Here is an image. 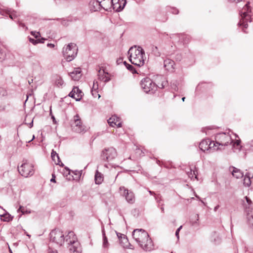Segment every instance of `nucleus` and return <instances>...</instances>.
Returning a JSON list of instances; mask_svg holds the SVG:
<instances>
[{"label": "nucleus", "instance_id": "obj_1", "mask_svg": "<svg viewBox=\"0 0 253 253\" xmlns=\"http://www.w3.org/2000/svg\"><path fill=\"white\" fill-rule=\"evenodd\" d=\"M132 237L140 247L146 251L153 249V244L148 233L143 229H135L132 232Z\"/></svg>", "mask_w": 253, "mask_h": 253}, {"label": "nucleus", "instance_id": "obj_2", "mask_svg": "<svg viewBox=\"0 0 253 253\" xmlns=\"http://www.w3.org/2000/svg\"><path fill=\"white\" fill-rule=\"evenodd\" d=\"M129 55V61L132 64L138 67L143 66L144 64V60L143 55L144 54L143 49L140 46L137 48L136 46L131 47L128 51Z\"/></svg>", "mask_w": 253, "mask_h": 253}, {"label": "nucleus", "instance_id": "obj_3", "mask_svg": "<svg viewBox=\"0 0 253 253\" xmlns=\"http://www.w3.org/2000/svg\"><path fill=\"white\" fill-rule=\"evenodd\" d=\"M66 242L68 245V248L71 253H82L81 246L74 232H69L68 235L66 236Z\"/></svg>", "mask_w": 253, "mask_h": 253}, {"label": "nucleus", "instance_id": "obj_4", "mask_svg": "<svg viewBox=\"0 0 253 253\" xmlns=\"http://www.w3.org/2000/svg\"><path fill=\"white\" fill-rule=\"evenodd\" d=\"M249 2H247L240 11L241 18L238 23V25L240 26H243L244 28H247L248 22H251L252 21L251 15L249 14L251 12V9L249 6Z\"/></svg>", "mask_w": 253, "mask_h": 253}, {"label": "nucleus", "instance_id": "obj_5", "mask_svg": "<svg viewBox=\"0 0 253 253\" xmlns=\"http://www.w3.org/2000/svg\"><path fill=\"white\" fill-rule=\"evenodd\" d=\"M78 47L74 43H70L63 48L62 52L65 59L68 62L72 61L77 54Z\"/></svg>", "mask_w": 253, "mask_h": 253}, {"label": "nucleus", "instance_id": "obj_6", "mask_svg": "<svg viewBox=\"0 0 253 253\" xmlns=\"http://www.w3.org/2000/svg\"><path fill=\"white\" fill-rule=\"evenodd\" d=\"M215 141L214 143L217 146L216 147L221 148L223 150V146H227L232 142V139L228 133L221 132L217 134L215 136Z\"/></svg>", "mask_w": 253, "mask_h": 253}, {"label": "nucleus", "instance_id": "obj_7", "mask_svg": "<svg viewBox=\"0 0 253 253\" xmlns=\"http://www.w3.org/2000/svg\"><path fill=\"white\" fill-rule=\"evenodd\" d=\"M141 86L146 93H153L157 89V86L150 78H146L141 81Z\"/></svg>", "mask_w": 253, "mask_h": 253}, {"label": "nucleus", "instance_id": "obj_8", "mask_svg": "<svg viewBox=\"0 0 253 253\" xmlns=\"http://www.w3.org/2000/svg\"><path fill=\"white\" fill-rule=\"evenodd\" d=\"M50 240L52 242L61 246L65 241L66 242V237H64L62 231L59 229H55L50 233Z\"/></svg>", "mask_w": 253, "mask_h": 253}, {"label": "nucleus", "instance_id": "obj_9", "mask_svg": "<svg viewBox=\"0 0 253 253\" xmlns=\"http://www.w3.org/2000/svg\"><path fill=\"white\" fill-rule=\"evenodd\" d=\"M18 171L20 174L25 177L31 176L34 173L33 165L28 163L27 161H25L20 167H18Z\"/></svg>", "mask_w": 253, "mask_h": 253}, {"label": "nucleus", "instance_id": "obj_10", "mask_svg": "<svg viewBox=\"0 0 253 253\" xmlns=\"http://www.w3.org/2000/svg\"><path fill=\"white\" fill-rule=\"evenodd\" d=\"M216 147L217 146L215 145L214 142L211 141L209 139L202 140L199 144V148L203 152L209 151L210 152H211L213 151H217L221 149V148Z\"/></svg>", "mask_w": 253, "mask_h": 253}, {"label": "nucleus", "instance_id": "obj_11", "mask_svg": "<svg viewBox=\"0 0 253 253\" xmlns=\"http://www.w3.org/2000/svg\"><path fill=\"white\" fill-rule=\"evenodd\" d=\"M71 126L72 130L77 133L84 132L86 131L85 127L83 125L78 114L74 116L71 123Z\"/></svg>", "mask_w": 253, "mask_h": 253}, {"label": "nucleus", "instance_id": "obj_12", "mask_svg": "<svg viewBox=\"0 0 253 253\" xmlns=\"http://www.w3.org/2000/svg\"><path fill=\"white\" fill-rule=\"evenodd\" d=\"M117 156V153L116 149L113 147H109L102 150L101 158L102 160L109 162L115 159Z\"/></svg>", "mask_w": 253, "mask_h": 253}, {"label": "nucleus", "instance_id": "obj_13", "mask_svg": "<svg viewBox=\"0 0 253 253\" xmlns=\"http://www.w3.org/2000/svg\"><path fill=\"white\" fill-rule=\"evenodd\" d=\"M126 4V0H112V9L117 12L121 11Z\"/></svg>", "mask_w": 253, "mask_h": 253}, {"label": "nucleus", "instance_id": "obj_14", "mask_svg": "<svg viewBox=\"0 0 253 253\" xmlns=\"http://www.w3.org/2000/svg\"><path fill=\"white\" fill-rule=\"evenodd\" d=\"M83 93L79 87L75 86L72 90L70 92L69 96L73 98H74L76 101H80L83 96Z\"/></svg>", "mask_w": 253, "mask_h": 253}, {"label": "nucleus", "instance_id": "obj_15", "mask_svg": "<svg viewBox=\"0 0 253 253\" xmlns=\"http://www.w3.org/2000/svg\"><path fill=\"white\" fill-rule=\"evenodd\" d=\"M174 62L170 59L167 58L164 60V67L166 70L169 72H173L174 69Z\"/></svg>", "mask_w": 253, "mask_h": 253}, {"label": "nucleus", "instance_id": "obj_16", "mask_svg": "<svg viewBox=\"0 0 253 253\" xmlns=\"http://www.w3.org/2000/svg\"><path fill=\"white\" fill-rule=\"evenodd\" d=\"M108 123L110 126H114V125L117 126L118 127L122 126V123L120 122V118L116 115L112 116L108 120Z\"/></svg>", "mask_w": 253, "mask_h": 253}, {"label": "nucleus", "instance_id": "obj_17", "mask_svg": "<svg viewBox=\"0 0 253 253\" xmlns=\"http://www.w3.org/2000/svg\"><path fill=\"white\" fill-rule=\"evenodd\" d=\"M108 73L106 72L104 69H100L98 71V79L105 83L109 82L110 78L108 77Z\"/></svg>", "mask_w": 253, "mask_h": 253}, {"label": "nucleus", "instance_id": "obj_18", "mask_svg": "<svg viewBox=\"0 0 253 253\" xmlns=\"http://www.w3.org/2000/svg\"><path fill=\"white\" fill-rule=\"evenodd\" d=\"M175 36L178 38V40L177 42L181 43H182L183 44H187L190 42V36L187 35L180 34H176L175 35Z\"/></svg>", "mask_w": 253, "mask_h": 253}, {"label": "nucleus", "instance_id": "obj_19", "mask_svg": "<svg viewBox=\"0 0 253 253\" xmlns=\"http://www.w3.org/2000/svg\"><path fill=\"white\" fill-rule=\"evenodd\" d=\"M101 7L106 11H111L112 9V0H101L99 1Z\"/></svg>", "mask_w": 253, "mask_h": 253}, {"label": "nucleus", "instance_id": "obj_20", "mask_svg": "<svg viewBox=\"0 0 253 253\" xmlns=\"http://www.w3.org/2000/svg\"><path fill=\"white\" fill-rule=\"evenodd\" d=\"M69 75L73 80L78 81L81 77V70L79 68H75Z\"/></svg>", "mask_w": 253, "mask_h": 253}, {"label": "nucleus", "instance_id": "obj_21", "mask_svg": "<svg viewBox=\"0 0 253 253\" xmlns=\"http://www.w3.org/2000/svg\"><path fill=\"white\" fill-rule=\"evenodd\" d=\"M89 7L90 10L92 11H96L100 9L101 6L100 2L97 1L92 0L90 1L89 3Z\"/></svg>", "mask_w": 253, "mask_h": 253}, {"label": "nucleus", "instance_id": "obj_22", "mask_svg": "<svg viewBox=\"0 0 253 253\" xmlns=\"http://www.w3.org/2000/svg\"><path fill=\"white\" fill-rule=\"evenodd\" d=\"M230 170L232 172L233 176L236 178H240L244 176V174L241 170L235 167L230 168Z\"/></svg>", "mask_w": 253, "mask_h": 253}, {"label": "nucleus", "instance_id": "obj_23", "mask_svg": "<svg viewBox=\"0 0 253 253\" xmlns=\"http://www.w3.org/2000/svg\"><path fill=\"white\" fill-rule=\"evenodd\" d=\"M102 235H103V243L102 248L104 251H106L108 250L110 244L108 242L107 237L105 236L104 229H102Z\"/></svg>", "mask_w": 253, "mask_h": 253}, {"label": "nucleus", "instance_id": "obj_24", "mask_svg": "<svg viewBox=\"0 0 253 253\" xmlns=\"http://www.w3.org/2000/svg\"><path fill=\"white\" fill-rule=\"evenodd\" d=\"M232 147L234 152H239L241 151L242 148V146L241 145V140L240 139H237L235 141H233L232 140Z\"/></svg>", "mask_w": 253, "mask_h": 253}, {"label": "nucleus", "instance_id": "obj_25", "mask_svg": "<svg viewBox=\"0 0 253 253\" xmlns=\"http://www.w3.org/2000/svg\"><path fill=\"white\" fill-rule=\"evenodd\" d=\"M51 157L56 165H60V163H61V165L63 166V164L60 161L58 154L53 150L51 152Z\"/></svg>", "mask_w": 253, "mask_h": 253}, {"label": "nucleus", "instance_id": "obj_26", "mask_svg": "<svg viewBox=\"0 0 253 253\" xmlns=\"http://www.w3.org/2000/svg\"><path fill=\"white\" fill-rule=\"evenodd\" d=\"M95 182L97 184H100L103 181V174L99 172L98 170L96 171L94 176Z\"/></svg>", "mask_w": 253, "mask_h": 253}, {"label": "nucleus", "instance_id": "obj_27", "mask_svg": "<svg viewBox=\"0 0 253 253\" xmlns=\"http://www.w3.org/2000/svg\"><path fill=\"white\" fill-rule=\"evenodd\" d=\"M125 199L128 204H134L135 201V198L133 192L131 191Z\"/></svg>", "mask_w": 253, "mask_h": 253}, {"label": "nucleus", "instance_id": "obj_28", "mask_svg": "<svg viewBox=\"0 0 253 253\" xmlns=\"http://www.w3.org/2000/svg\"><path fill=\"white\" fill-rule=\"evenodd\" d=\"M0 217L1 220L5 222H9L12 219V217L7 212L0 215Z\"/></svg>", "mask_w": 253, "mask_h": 253}, {"label": "nucleus", "instance_id": "obj_29", "mask_svg": "<svg viewBox=\"0 0 253 253\" xmlns=\"http://www.w3.org/2000/svg\"><path fill=\"white\" fill-rule=\"evenodd\" d=\"M161 83H158L157 85V87L160 88H164L168 84V82L166 78L161 77Z\"/></svg>", "mask_w": 253, "mask_h": 253}, {"label": "nucleus", "instance_id": "obj_30", "mask_svg": "<svg viewBox=\"0 0 253 253\" xmlns=\"http://www.w3.org/2000/svg\"><path fill=\"white\" fill-rule=\"evenodd\" d=\"M251 184V180L250 174L247 173L244 176V184L247 187H249Z\"/></svg>", "mask_w": 253, "mask_h": 253}, {"label": "nucleus", "instance_id": "obj_31", "mask_svg": "<svg viewBox=\"0 0 253 253\" xmlns=\"http://www.w3.org/2000/svg\"><path fill=\"white\" fill-rule=\"evenodd\" d=\"M55 84L57 86L60 87L64 84V81L60 76H56L55 78Z\"/></svg>", "mask_w": 253, "mask_h": 253}, {"label": "nucleus", "instance_id": "obj_32", "mask_svg": "<svg viewBox=\"0 0 253 253\" xmlns=\"http://www.w3.org/2000/svg\"><path fill=\"white\" fill-rule=\"evenodd\" d=\"M98 88V84L95 85V82H93V85L91 89V93L92 96L95 98L96 97H98V98L100 97V95L98 94V92L96 91V89Z\"/></svg>", "mask_w": 253, "mask_h": 253}, {"label": "nucleus", "instance_id": "obj_33", "mask_svg": "<svg viewBox=\"0 0 253 253\" xmlns=\"http://www.w3.org/2000/svg\"><path fill=\"white\" fill-rule=\"evenodd\" d=\"M120 190L123 193H121L122 195L126 199L127 196L130 193L131 191L126 189L124 186H121L120 187Z\"/></svg>", "mask_w": 253, "mask_h": 253}, {"label": "nucleus", "instance_id": "obj_34", "mask_svg": "<svg viewBox=\"0 0 253 253\" xmlns=\"http://www.w3.org/2000/svg\"><path fill=\"white\" fill-rule=\"evenodd\" d=\"M124 64L125 65L126 69L129 71H130L132 73L134 74L136 73V70H135L133 66L127 63L126 61L124 62Z\"/></svg>", "mask_w": 253, "mask_h": 253}, {"label": "nucleus", "instance_id": "obj_35", "mask_svg": "<svg viewBox=\"0 0 253 253\" xmlns=\"http://www.w3.org/2000/svg\"><path fill=\"white\" fill-rule=\"evenodd\" d=\"M187 174L190 178L192 179L194 177L195 179L197 178V174H196V171L195 170H192V169H190V171L187 172Z\"/></svg>", "mask_w": 253, "mask_h": 253}, {"label": "nucleus", "instance_id": "obj_36", "mask_svg": "<svg viewBox=\"0 0 253 253\" xmlns=\"http://www.w3.org/2000/svg\"><path fill=\"white\" fill-rule=\"evenodd\" d=\"M178 82L177 81H173L172 82L170 83V87L174 91H177L178 90Z\"/></svg>", "mask_w": 253, "mask_h": 253}, {"label": "nucleus", "instance_id": "obj_37", "mask_svg": "<svg viewBox=\"0 0 253 253\" xmlns=\"http://www.w3.org/2000/svg\"><path fill=\"white\" fill-rule=\"evenodd\" d=\"M152 51L153 53L156 56H160L161 55L160 52L159 51L158 47L156 46H152Z\"/></svg>", "mask_w": 253, "mask_h": 253}, {"label": "nucleus", "instance_id": "obj_38", "mask_svg": "<svg viewBox=\"0 0 253 253\" xmlns=\"http://www.w3.org/2000/svg\"><path fill=\"white\" fill-rule=\"evenodd\" d=\"M248 219L249 223L253 225V213H248Z\"/></svg>", "mask_w": 253, "mask_h": 253}, {"label": "nucleus", "instance_id": "obj_39", "mask_svg": "<svg viewBox=\"0 0 253 253\" xmlns=\"http://www.w3.org/2000/svg\"><path fill=\"white\" fill-rule=\"evenodd\" d=\"M5 54L0 47V62H2L5 58Z\"/></svg>", "mask_w": 253, "mask_h": 253}, {"label": "nucleus", "instance_id": "obj_40", "mask_svg": "<svg viewBox=\"0 0 253 253\" xmlns=\"http://www.w3.org/2000/svg\"><path fill=\"white\" fill-rule=\"evenodd\" d=\"M31 34L32 36H33L36 39L40 37L41 36L40 32H38L32 31L31 32Z\"/></svg>", "mask_w": 253, "mask_h": 253}, {"label": "nucleus", "instance_id": "obj_41", "mask_svg": "<svg viewBox=\"0 0 253 253\" xmlns=\"http://www.w3.org/2000/svg\"><path fill=\"white\" fill-rule=\"evenodd\" d=\"M182 226L181 225L180 227H179L177 229V230L175 232V236H176L177 240H179V231H180V230L182 229Z\"/></svg>", "mask_w": 253, "mask_h": 253}, {"label": "nucleus", "instance_id": "obj_42", "mask_svg": "<svg viewBox=\"0 0 253 253\" xmlns=\"http://www.w3.org/2000/svg\"><path fill=\"white\" fill-rule=\"evenodd\" d=\"M29 40L30 42L32 43L34 45H36L38 43V40H35L34 39L31 37L29 38Z\"/></svg>", "mask_w": 253, "mask_h": 253}, {"label": "nucleus", "instance_id": "obj_43", "mask_svg": "<svg viewBox=\"0 0 253 253\" xmlns=\"http://www.w3.org/2000/svg\"><path fill=\"white\" fill-rule=\"evenodd\" d=\"M117 234V236H118V238H121L122 239H123V240H126V241L127 240V238L126 237L125 235L120 234V235H119V234L118 233Z\"/></svg>", "mask_w": 253, "mask_h": 253}, {"label": "nucleus", "instance_id": "obj_44", "mask_svg": "<svg viewBox=\"0 0 253 253\" xmlns=\"http://www.w3.org/2000/svg\"><path fill=\"white\" fill-rule=\"evenodd\" d=\"M171 12L174 14H177L179 12L178 10L175 8H171Z\"/></svg>", "mask_w": 253, "mask_h": 253}, {"label": "nucleus", "instance_id": "obj_45", "mask_svg": "<svg viewBox=\"0 0 253 253\" xmlns=\"http://www.w3.org/2000/svg\"><path fill=\"white\" fill-rule=\"evenodd\" d=\"M8 15H9V17L12 19H14L16 16V14L15 13H13L9 12Z\"/></svg>", "mask_w": 253, "mask_h": 253}, {"label": "nucleus", "instance_id": "obj_46", "mask_svg": "<svg viewBox=\"0 0 253 253\" xmlns=\"http://www.w3.org/2000/svg\"><path fill=\"white\" fill-rule=\"evenodd\" d=\"M5 91L2 88H0V96H4L5 95Z\"/></svg>", "mask_w": 253, "mask_h": 253}, {"label": "nucleus", "instance_id": "obj_47", "mask_svg": "<svg viewBox=\"0 0 253 253\" xmlns=\"http://www.w3.org/2000/svg\"><path fill=\"white\" fill-rule=\"evenodd\" d=\"M195 221L192 222L193 225H194L195 224L197 223V221L199 220V215L198 214L195 215Z\"/></svg>", "mask_w": 253, "mask_h": 253}, {"label": "nucleus", "instance_id": "obj_48", "mask_svg": "<svg viewBox=\"0 0 253 253\" xmlns=\"http://www.w3.org/2000/svg\"><path fill=\"white\" fill-rule=\"evenodd\" d=\"M245 198H246V201L248 203V204L249 205H250L252 204V201L251 200V199L247 197H246Z\"/></svg>", "mask_w": 253, "mask_h": 253}, {"label": "nucleus", "instance_id": "obj_49", "mask_svg": "<svg viewBox=\"0 0 253 253\" xmlns=\"http://www.w3.org/2000/svg\"><path fill=\"white\" fill-rule=\"evenodd\" d=\"M228 0L231 2L237 3V2H240V1H242V0Z\"/></svg>", "mask_w": 253, "mask_h": 253}, {"label": "nucleus", "instance_id": "obj_50", "mask_svg": "<svg viewBox=\"0 0 253 253\" xmlns=\"http://www.w3.org/2000/svg\"><path fill=\"white\" fill-rule=\"evenodd\" d=\"M50 181L51 182H56V181H55V176L54 175V174H52V177L50 179Z\"/></svg>", "mask_w": 253, "mask_h": 253}, {"label": "nucleus", "instance_id": "obj_51", "mask_svg": "<svg viewBox=\"0 0 253 253\" xmlns=\"http://www.w3.org/2000/svg\"><path fill=\"white\" fill-rule=\"evenodd\" d=\"M47 47H50V48H53L55 45H54V44H53L52 43H48L47 44Z\"/></svg>", "mask_w": 253, "mask_h": 253}, {"label": "nucleus", "instance_id": "obj_52", "mask_svg": "<svg viewBox=\"0 0 253 253\" xmlns=\"http://www.w3.org/2000/svg\"><path fill=\"white\" fill-rule=\"evenodd\" d=\"M44 40H45V39L42 38L41 39L38 40V43H39V42L43 43Z\"/></svg>", "mask_w": 253, "mask_h": 253}, {"label": "nucleus", "instance_id": "obj_53", "mask_svg": "<svg viewBox=\"0 0 253 253\" xmlns=\"http://www.w3.org/2000/svg\"><path fill=\"white\" fill-rule=\"evenodd\" d=\"M33 126V120H32V122L29 124V127L31 128Z\"/></svg>", "mask_w": 253, "mask_h": 253}, {"label": "nucleus", "instance_id": "obj_54", "mask_svg": "<svg viewBox=\"0 0 253 253\" xmlns=\"http://www.w3.org/2000/svg\"><path fill=\"white\" fill-rule=\"evenodd\" d=\"M51 119H52V120H53V123H54V124H56V121H55V117H54L53 115H52V116H51Z\"/></svg>", "mask_w": 253, "mask_h": 253}, {"label": "nucleus", "instance_id": "obj_55", "mask_svg": "<svg viewBox=\"0 0 253 253\" xmlns=\"http://www.w3.org/2000/svg\"><path fill=\"white\" fill-rule=\"evenodd\" d=\"M19 25L23 28L25 27V24L21 22H19Z\"/></svg>", "mask_w": 253, "mask_h": 253}, {"label": "nucleus", "instance_id": "obj_56", "mask_svg": "<svg viewBox=\"0 0 253 253\" xmlns=\"http://www.w3.org/2000/svg\"><path fill=\"white\" fill-rule=\"evenodd\" d=\"M219 205H217L216 206H215L214 208V211H216L217 210V209L219 208Z\"/></svg>", "mask_w": 253, "mask_h": 253}, {"label": "nucleus", "instance_id": "obj_57", "mask_svg": "<svg viewBox=\"0 0 253 253\" xmlns=\"http://www.w3.org/2000/svg\"><path fill=\"white\" fill-rule=\"evenodd\" d=\"M21 210V212L24 213V211L22 210V207H20L19 209L17 210L18 212Z\"/></svg>", "mask_w": 253, "mask_h": 253}, {"label": "nucleus", "instance_id": "obj_58", "mask_svg": "<svg viewBox=\"0 0 253 253\" xmlns=\"http://www.w3.org/2000/svg\"><path fill=\"white\" fill-rule=\"evenodd\" d=\"M33 82V79H31L28 81V83L29 84H31Z\"/></svg>", "mask_w": 253, "mask_h": 253}, {"label": "nucleus", "instance_id": "obj_59", "mask_svg": "<svg viewBox=\"0 0 253 253\" xmlns=\"http://www.w3.org/2000/svg\"><path fill=\"white\" fill-rule=\"evenodd\" d=\"M135 0L136 1V2L139 3V2L143 1L144 0Z\"/></svg>", "mask_w": 253, "mask_h": 253}, {"label": "nucleus", "instance_id": "obj_60", "mask_svg": "<svg viewBox=\"0 0 253 253\" xmlns=\"http://www.w3.org/2000/svg\"><path fill=\"white\" fill-rule=\"evenodd\" d=\"M177 57L176 58V59H177V60H180V59H181V56H180V55H177Z\"/></svg>", "mask_w": 253, "mask_h": 253}, {"label": "nucleus", "instance_id": "obj_61", "mask_svg": "<svg viewBox=\"0 0 253 253\" xmlns=\"http://www.w3.org/2000/svg\"><path fill=\"white\" fill-rule=\"evenodd\" d=\"M49 253H58L56 251H52L49 252Z\"/></svg>", "mask_w": 253, "mask_h": 253}, {"label": "nucleus", "instance_id": "obj_62", "mask_svg": "<svg viewBox=\"0 0 253 253\" xmlns=\"http://www.w3.org/2000/svg\"><path fill=\"white\" fill-rule=\"evenodd\" d=\"M34 139H35V136H34V135H33V138H32V139L31 140H29V141H28V143L30 142L31 141H32L33 140H34Z\"/></svg>", "mask_w": 253, "mask_h": 253}, {"label": "nucleus", "instance_id": "obj_63", "mask_svg": "<svg viewBox=\"0 0 253 253\" xmlns=\"http://www.w3.org/2000/svg\"><path fill=\"white\" fill-rule=\"evenodd\" d=\"M4 107H0V111L4 110Z\"/></svg>", "mask_w": 253, "mask_h": 253}, {"label": "nucleus", "instance_id": "obj_64", "mask_svg": "<svg viewBox=\"0 0 253 253\" xmlns=\"http://www.w3.org/2000/svg\"><path fill=\"white\" fill-rule=\"evenodd\" d=\"M22 144V142L21 141H19L17 142V144L18 145H21Z\"/></svg>", "mask_w": 253, "mask_h": 253}]
</instances>
